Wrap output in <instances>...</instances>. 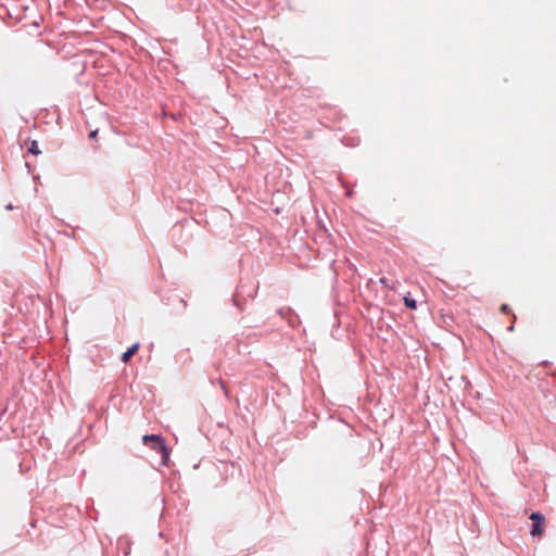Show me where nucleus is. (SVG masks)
<instances>
[{"label":"nucleus","instance_id":"nucleus-1","mask_svg":"<svg viewBox=\"0 0 556 556\" xmlns=\"http://www.w3.org/2000/svg\"><path fill=\"white\" fill-rule=\"evenodd\" d=\"M142 441L146 445H149L152 450L159 452L162 456V463L167 465L169 460V450L162 437L157 434H144L142 437Z\"/></svg>","mask_w":556,"mask_h":556},{"label":"nucleus","instance_id":"nucleus-7","mask_svg":"<svg viewBox=\"0 0 556 556\" xmlns=\"http://www.w3.org/2000/svg\"><path fill=\"white\" fill-rule=\"evenodd\" d=\"M501 312H502V313H508V312H509V306H508L507 304H503V305L501 306Z\"/></svg>","mask_w":556,"mask_h":556},{"label":"nucleus","instance_id":"nucleus-4","mask_svg":"<svg viewBox=\"0 0 556 556\" xmlns=\"http://www.w3.org/2000/svg\"><path fill=\"white\" fill-rule=\"evenodd\" d=\"M28 152L34 155H39L41 151L38 148V142L36 140H31L28 147Z\"/></svg>","mask_w":556,"mask_h":556},{"label":"nucleus","instance_id":"nucleus-2","mask_svg":"<svg viewBox=\"0 0 556 556\" xmlns=\"http://www.w3.org/2000/svg\"><path fill=\"white\" fill-rule=\"evenodd\" d=\"M530 519L533 521L531 535L541 536L544 533L545 518L540 513H532Z\"/></svg>","mask_w":556,"mask_h":556},{"label":"nucleus","instance_id":"nucleus-6","mask_svg":"<svg viewBox=\"0 0 556 556\" xmlns=\"http://www.w3.org/2000/svg\"><path fill=\"white\" fill-rule=\"evenodd\" d=\"M380 282H381L384 287L390 288L391 290H394V289H395L394 283H393V282H392V283H390V280H389L388 278H386V277L380 278Z\"/></svg>","mask_w":556,"mask_h":556},{"label":"nucleus","instance_id":"nucleus-5","mask_svg":"<svg viewBox=\"0 0 556 556\" xmlns=\"http://www.w3.org/2000/svg\"><path fill=\"white\" fill-rule=\"evenodd\" d=\"M403 301H404V304L410 308V309H415L416 308V301L409 296V294L405 295L403 298Z\"/></svg>","mask_w":556,"mask_h":556},{"label":"nucleus","instance_id":"nucleus-8","mask_svg":"<svg viewBox=\"0 0 556 556\" xmlns=\"http://www.w3.org/2000/svg\"><path fill=\"white\" fill-rule=\"evenodd\" d=\"M97 135H98V130H92L90 134H89V138L90 139H96L97 138Z\"/></svg>","mask_w":556,"mask_h":556},{"label":"nucleus","instance_id":"nucleus-3","mask_svg":"<svg viewBox=\"0 0 556 556\" xmlns=\"http://www.w3.org/2000/svg\"><path fill=\"white\" fill-rule=\"evenodd\" d=\"M139 350V343L132 344L123 355L122 361L124 363H128L129 359L138 352Z\"/></svg>","mask_w":556,"mask_h":556}]
</instances>
